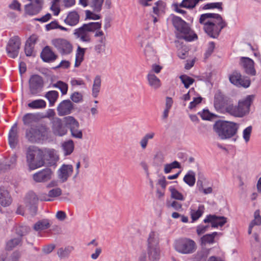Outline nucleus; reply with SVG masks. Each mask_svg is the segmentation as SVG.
<instances>
[{
    "mask_svg": "<svg viewBox=\"0 0 261 261\" xmlns=\"http://www.w3.org/2000/svg\"><path fill=\"white\" fill-rule=\"evenodd\" d=\"M63 122L66 128H68L69 130L75 127H80L79 122L73 116H68L64 117Z\"/></svg>",
    "mask_w": 261,
    "mask_h": 261,
    "instance_id": "c756f323",
    "label": "nucleus"
},
{
    "mask_svg": "<svg viewBox=\"0 0 261 261\" xmlns=\"http://www.w3.org/2000/svg\"><path fill=\"white\" fill-rule=\"evenodd\" d=\"M203 208L204 206L203 205H200L199 206L198 209L197 211L193 210L191 211V218L193 221L197 220L201 217L203 212Z\"/></svg>",
    "mask_w": 261,
    "mask_h": 261,
    "instance_id": "09e8293b",
    "label": "nucleus"
},
{
    "mask_svg": "<svg viewBox=\"0 0 261 261\" xmlns=\"http://www.w3.org/2000/svg\"><path fill=\"white\" fill-rule=\"evenodd\" d=\"M53 171L49 168H45L34 174L33 179L38 182H45L51 179Z\"/></svg>",
    "mask_w": 261,
    "mask_h": 261,
    "instance_id": "f3484780",
    "label": "nucleus"
},
{
    "mask_svg": "<svg viewBox=\"0 0 261 261\" xmlns=\"http://www.w3.org/2000/svg\"><path fill=\"white\" fill-rule=\"evenodd\" d=\"M28 107L33 109H43L46 106V102L43 99L33 100L28 105Z\"/></svg>",
    "mask_w": 261,
    "mask_h": 261,
    "instance_id": "58836bf2",
    "label": "nucleus"
},
{
    "mask_svg": "<svg viewBox=\"0 0 261 261\" xmlns=\"http://www.w3.org/2000/svg\"><path fill=\"white\" fill-rule=\"evenodd\" d=\"M40 119V113H27L23 116L22 120L25 125H29L37 122Z\"/></svg>",
    "mask_w": 261,
    "mask_h": 261,
    "instance_id": "cd10ccee",
    "label": "nucleus"
},
{
    "mask_svg": "<svg viewBox=\"0 0 261 261\" xmlns=\"http://www.w3.org/2000/svg\"><path fill=\"white\" fill-rule=\"evenodd\" d=\"M16 160H17L16 155L15 154H13L11 156L9 164H4V163L0 164V170L5 171V170L10 169L11 167H13L16 164Z\"/></svg>",
    "mask_w": 261,
    "mask_h": 261,
    "instance_id": "ea45409f",
    "label": "nucleus"
},
{
    "mask_svg": "<svg viewBox=\"0 0 261 261\" xmlns=\"http://www.w3.org/2000/svg\"><path fill=\"white\" fill-rule=\"evenodd\" d=\"M50 226L49 221L47 219H43L37 222L34 225L33 228L36 231H39L47 229Z\"/></svg>",
    "mask_w": 261,
    "mask_h": 261,
    "instance_id": "c9c22d12",
    "label": "nucleus"
},
{
    "mask_svg": "<svg viewBox=\"0 0 261 261\" xmlns=\"http://www.w3.org/2000/svg\"><path fill=\"white\" fill-rule=\"evenodd\" d=\"M252 126H249L246 127L244 130L243 133V138L245 140V142L247 143L249 140L251 136V134L252 132Z\"/></svg>",
    "mask_w": 261,
    "mask_h": 261,
    "instance_id": "bf43d9fd",
    "label": "nucleus"
},
{
    "mask_svg": "<svg viewBox=\"0 0 261 261\" xmlns=\"http://www.w3.org/2000/svg\"><path fill=\"white\" fill-rule=\"evenodd\" d=\"M174 248L179 253L190 254L195 251L196 246L194 241L187 238H182L175 241Z\"/></svg>",
    "mask_w": 261,
    "mask_h": 261,
    "instance_id": "6e6552de",
    "label": "nucleus"
},
{
    "mask_svg": "<svg viewBox=\"0 0 261 261\" xmlns=\"http://www.w3.org/2000/svg\"><path fill=\"white\" fill-rule=\"evenodd\" d=\"M254 219L250 223L253 226L255 225H260L261 224V216L259 215V210L255 211L254 214Z\"/></svg>",
    "mask_w": 261,
    "mask_h": 261,
    "instance_id": "864d4df0",
    "label": "nucleus"
},
{
    "mask_svg": "<svg viewBox=\"0 0 261 261\" xmlns=\"http://www.w3.org/2000/svg\"><path fill=\"white\" fill-rule=\"evenodd\" d=\"M101 28V23L99 22L84 23L81 27L74 30L73 35L83 42H89L91 41L89 32H94L96 30Z\"/></svg>",
    "mask_w": 261,
    "mask_h": 261,
    "instance_id": "0eeeda50",
    "label": "nucleus"
},
{
    "mask_svg": "<svg viewBox=\"0 0 261 261\" xmlns=\"http://www.w3.org/2000/svg\"><path fill=\"white\" fill-rule=\"evenodd\" d=\"M147 80L149 86L154 90H156L161 87L160 80L152 72H149L147 75Z\"/></svg>",
    "mask_w": 261,
    "mask_h": 261,
    "instance_id": "393cba45",
    "label": "nucleus"
},
{
    "mask_svg": "<svg viewBox=\"0 0 261 261\" xmlns=\"http://www.w3.org/2000/svg\"><path fill=\"white\" fill-rule=\"evenodd\" d=\"M55 115H56V113H55L54 110L53 109H48L46 111V113L44 115L40 113L41 119L45 118H50L51 117H53V118H55L54 116Z\"/></svg>",
    "mask_w": 261,
    "mask_h": 261,
    "instance_id": "0e129e2a",
    "label": "nucleus"
},
{
    "mask_svg": "<svg viewBox=\"0 0 261 261\" xmlns=\"http://www.w3.org/2000/svg\"><path fill=\"white\" fill-rule=\"evenodd\" d=\"M180 164L176 161H174L170 164H166L164 165V171L165 173L167 174L172 171L173 169L180 168Z\"/></svg>",
    "mask_w": 261,
    "mask_h": 261,
    "instance_id": "a19ab883",
    "label": "nucleus"
},
{
    "mask_svg": "<svg viewBox=\"0 0 261 261\" xmlns=\"http://www.w3.org/2000/svg\"><path fill=\"white\" fill-rule=\"evenodd\" d=\"M62 147L64 151V155H69L73 152L74 149L73 142L71 140L64 142L62 144Z\"/></svg>",
    "mask_w": 261,
    "mask_h": 261,
    "instance_id": "4c0bfd02",
    "label": "nucleus"
},
{
    "mask_svg": "<svg viewBox=\"0 0 261 261\" xmlns=\"http://www.w3.org/2000/svg\"><path fill=\"white\" fill-rule=\"evenodd\" d=\"M54 88L59 89L63 95L66 94L68 90V85L62 81H58L56 83L53 85Z\"/></svg>",
    "mask_w": 261,
    "mask_h": 261,
    "instance_id": "a18cd8bd",
    "label": "nucleus"
},
{
    "mask_svg": "<svg viewBox=\"0 0 261 261\" xmlns=\"http://www.w3.org/2000/svg\"><path fill=\"white\" fill-rule=\"evenodd\" d=\"M148 257L150 261H158L160 258L159 247L147 246Z\"/></svg>",
    "mask_w": 261,
    "mask_h": 261,
    "instance_id": "a878e982",
    "label": "nucleus"
},
{
    "mask_svg": "<svg viewBox=\"0 0 261 261\" xmlns=\"http://www.w3.org/2000/svg\"><path fill=\"white\" fill-rule=\"evenodd\" d=\"M200 116L203 120H211L213 117V115L211 114L207 110H204L200 114Z\"/></svg>",
    "mask_w": 261,
    "mask_h": 261,
    "instance_id": "e2e57ef3",
    "label": "nucleus"
},
{
    "mask_svg": "<svg viewBox=\"0 0 261 261\" xmlns=\"http://www.w3.org/2000/svg\"><path fill=\"white\" fill-rule=\"evenodd\" d=\"M55 248V244H49L44 246L42 248V251L45 254H49L53 251Z\"/></svg>",
    "mask_w": 261,
    "mask_h": 261,
    "instance_id": "69168bd1",
    "label": "nucleus"
},
{
    "mask_svg": "<svg viewBox=\"0 0 261 261\" xmlns=\"http://www.w3.org/2000/svg\"><path fill=\"white\" fill-rule=\"evenodd\" d=\"M70 99L75 103H79L83 100V95L81 93L75 92L70 95Z\"/></svg>",
    "mask_w": 261,
    "mask_h": 261,
    "instance_id": "6e6d98bb",
    "label": "nucleus"
},
{
    "mask_svg": "<svg viewBox=\"0 0 261 261\" xmlns=\"http://www.w3.org/2000/svg\"><path fill=\"white\" fill-rule=\"evenodd\" d=\"M104 0H90L89 6L95 13L100 12L102 8Z\"/></svg>",
    "mask_w": 261,
    "mask_h": 261,
    "instance_id": "2f4dec72",
    "label": "nucleus"
},
{
    "mask_svg": "<svg viewBox=\"0 0 261 261\" xmlns=\"http://www.w3.org/2000/svg\"><path fill=\"white\" fill-rule=\"evenodd\" d=\"M253 98V95H248L245 99L239 100L237 106H234L230 100L223 109L231 116L243 117L249 113Z\"/></svg>",
    "mask_w": 261,
    "mask_h": 261,
    "instance_id": "f03ea898",
    "label": "nucleus"
},
{
    "mask_svg": "<svg viewBox=\"0 0 261 261\" xmlns=\"http://www.w3.org/2000/svg\"><path fill=\"white\" fill-rule=\"evenodd\" d=\"M49 128L45 124H40L27 129L25 137L31 143H39L48 138Z\"/></svg>",
    "mask_w": 261,
    "mask_h": 261,
    "instance_id": "39448f33",
    "label": "nucleus"
},
{
    "mask_svg": "<svg viewBox=\"0 0 261 261\" xmlns=\"http://www.w3.org/2000/svg\"><path fill=\"white\" fill-rule=\"evenodd\" d=\"M62 194V190L59 188H56L50 190L48 192L49 197L54 198L60 196Z\"/></svg>",
    "mask_w": 261,
    "mask_h": 261,
    "instance_id": "4d7b16f0",
    "label": "nucleus"
},
{
    "mask_svg": "<svg viewBox=\"0 0 261 261\" xmlns=\"http://www.w3.org/2000/svg\"><path fill=\"white\" fill-rule=\"evenodd\" d=\"M204 223H211L212 227L222 226L227 222V218L223 216L210 215L203 220Z\"/></svg>",
    "mask_w": 261,
    "mask_h": 261,
    "instance_id": "dca6fc26",
    "label": "nucleus"
},
{
    "mask_svg": "<svg viewBox=\"0 0 261 261\" xmlns=\"http://www.w3.org/2000/svg\"><path fill=\"white\" fill-rule=\"evenodd\" d=\"M86 19H93L97 20L101 18V16L99 14H96L95 12L87 10L85 11Z\"/></svg>",
    "mask_w": 261,
    "mask_h": 261,
    "instance_id": "3c124183",
    "label": "nucleus"
},
{
    "mask_svg": "<svg viewBox=\"0 0 261 261\" xmlns=\"http://www.w3.org/2000/svg\"><path fill=\"white\" fill-rule=\"evenodd\" d=\"M20 45L21 41L18 36H14L11 38L6 46L8 56L13 59L16 58L18 55Z\"/></svg>",
    "mask_w": 261,
    "mask_h": 261,
    "instance_id": "9d476101",
    "label": "nucleus"
},
{
    "mask_svg": "<svg viewBox=\"0 0 261 261\" xmlns=\"http://www.w3.org/2000/svg\"><path fill=\"white\" fill-rule=\"evenodd\" d=\"M199 23L203 25V29L207 35L213 38H217L221 30L227 25L222 16L217 13L201 15Z\"/></svg>",
    "mask_w": 261,
    "mask_h": 261,
    "instance_id": "f257e3e1",
    "label": "nucleus"
},
{
    "mask_svg": "<svg viewBox=\"0 0 261 261\" xmlns=\"http://www.w3.org/2000/svg\"><path fill=\"white\" fill-rule=\"evenodd\" d=\"M86 49V48H82L80 46L77 47L74 63L75 67H79L83 61Z\"/></svg>",
    "mask_w": 261,
    "mask_h": 261,
    "instance_id": "473e14b6",
    "label": "nucleus"
},
{
    "mask_svg": "<svg viewBox=\"0 0 261 261\" xmlns=\"http://www.w3.org/2000/svg\"><path fill=\"white\" fill-rule=\"evenodd\" d=\"M38 201V198L37 195L33 192H30L26 195L24 201L28 206H32L36 204Z\"/></svg>",
    "mask_w": 261,
    "mask_h": 261,
    "instance_id": "72a5a7b5",
    "label": "nucleus"
},
{
    "mask_svg": "<svg viewBox=\"0 0 261 261\" xmlns=\"http://www.w3.org/2000/svg\"><path fill=\"white\" fill-rule=\"evenodd\" d=\"M229 80L231 84L239 87L248 88L251 83L248 78L243 77L241 73L237 71H233L229 75Z\"/></svg>",
    "mask_w": 261,
    "mask_h": 261,
    "instance_id": "f8f14e48",
    "label": "nucleus"
},
{
    "mask_svg": "<svg viewBox=\"0 0 261 261\" xmlns=\"http://www.w3.org/2000/svg\"><path fill=\"white\" fill-rule=\"evenodd\" d=\"M217 232H214L211 234H207L201 238L202 244L212 243L214 242L215 237L217 235Z\"/></svg>",
    "mask_w": 261,
    "mask_h": 261,
    "instance_id": "c03bdc74",
    "label": "nucleus"
},
{
    "mask_svg": "<svg viewBox=\"0 0 261 261\" xmlns=\"http://www.w3.org/2000/svg\"><path fill=\"white\" fill-rule=\"evenodd\" d=\"M31 230V228L27 225H21L16 229V233L20 237L28 234Z\"/></svg>",
    "mask_w": 261,
    "mask_h": 261,
    "instance_id": "de8ad7c7",
    "label": "nucleus"
},
{
    "mask_svg": "<svg viewBox=\"0 0 261 261\" xmlns=\"http://www.w3.org/2000/svg\"><path fill=\"white\" fill-rule=\"evenodd\" d=\"M159 233L155 231H151L147 238V246L159 247Z\"/></svg>",
    "mask_w": 261,
    "mask_h": 261,
    "instance_id": "c85d7f7f",
    "label": "nucleus"
},
{
    "mask_svg": "<svg viewBox=\"0 0 261 261\" xmlns=\"http://www.w3.org/2000/svg\"><path fill=\"white\" fill-rule=\"evenodd\" d=\"M230 100L229 98L226 96L221 91H218L215 95L214 105L216 108L223 109Z\"/></svg>",
    "mask_w": 261,
    "mask_h": 261,
    "instance_id": "6ab92c4d",
    "label": "nucleus"
},
{
    "mask_svg": "<svg viewBox=\"0 0 261 261\" xmlns=\"http://www.w3.org/2000/svg\"><path fill=\"white\" fill-rule=\"evenodd\" d=\"M51 123L53 131L56 135L63 136L67 133V129L66 126L65 124L63 123L60 118L58 117L53 118Z\"/></svg>",
    "mask_w": 261,
    "mask_h": 261,
    "instance_id": "4468645a",
    "label": "nucleus"
},
{
    "mask_svg": "<svg viewBox=\"0 0 261 261\" xmlns=\"http://www.w3.org/2000/svg\"><path fill=\"white\" fill-rule=\"evenodd\" d=\"M222 5V2L208 3L203 6V9L204 10H206V9H210L217 8V9L220 10L221 11H222L223 10Z\"/></svg>",
    "mask_w": 261,
    "mask_h": 261,
    "instance_id": "603ef678",
    "label": "nucleus"
},
{
    "mask_svg": "<svg viewBox=\"0 0 261 261\" xmlns=\"http://www.w3.org/2000/svg\"><path fill=\"white\" fill-rule=\"evenodd\" d=\"M9 8L13 10H20V4L16 0H13L12 3L9 5Z\"/></svg>",
    "mask_w": 261,
    "mask_h": 261,
    "instance_id": "774afa93",
    "label": "nucleus"
},
{
    "mask_svg": "<svg viewBox=\"0 0 261 261\" xmlns=\"http://www.w3.org/2000/svg\"><path fill=\"white\" fill-rule=\"evenodd\" d=\"M239 64L246 74L252 76L255 75L254 62L252 59L248 57H242L240 59Z\"/></svg>",
    "mask_w": 261,
    "mask_h": 261,
    "instance_id": "ddd939ff",
    "label": "nucleus"
},
{
    "mask_svg": "<svg viewBox=\"0 0 261 261\" xmlns=\"http://www.w3.org/2000/svg\"><path fill=\"white\" fill-rule=\"evenodd\" d=\"M12 202V198L6 189L0 188V204L3 206H8Z\"/></svg>",
    "mask_w": 261,
    "mask_h": 261,
    "instance_id": "bb28decb",
    "label": "nucleus"
},
{
    "mask_svg": "<svg viewBox=\"0 0 261 261\" xmlns=\"http://www.w3.org/2000/svg\"><path fill=\"white\" fill-rule=\"evenodd\" d=\"M40 57L45 62H51L54 61L57 58L56 55L49 46H46L42 49Z\"/></svg>",
    "mask_w": 261,
    "mask_h": 261,
    "instance_id": "412c9836",
    "label": "nucleus"
},
{
    "mask_svg": "<svg viewBox=\"0 0 261 261\" xmlns=\"http://www.w3.org/2000/svg\"><path fill=\"white\" fill-rule=\"evenodd\" d=\"M70 131L72 137L77 139H82L83 138L82 131L80 129V127L72 128Z\"/></svg>",
    "mask_w": 261,
    "mask_h": 261,
    "instance_id": "5fc2aeb1",
    "label": "nucleus"
},
{
    "mask_svg": "<svg viewBox=\"0 0 261 261\" xmlns=\"http://www.w3.org/2000/svg\"><path fill=\"white\" fill-rule=\"evenodd\" d=\"M213 128L220 139H229L237 133L238 124L227 121L219 120L215 122Z\"/></svg>",
    "mask_w": 261,
    "mask_h": 261,
    "instance_id": "20e7f679",
    "label": "nucleus"
},
{
    "mask_svg": "<svg viewBox=\"0 0 261 261\" xmlns=\"http://www.w3.org/2000/svg\"><path fill=\"white\" fill-rule=\"evenodd\" d=\"M29 83L31 94L36 95L42 91L44 82L42 77L40 75L37 74L32 75Z\"/></svg>",
    "mask_w": 261,
    "mask_h": 261,
    "instance_id": "9b49d317",
    "label": "nucleus"
},
{
    "mask_svg": "<svg viewBox=\"0 0 261 261\" xmlns=\"http://www.w3.org/2000/svg\"><path fill=\"white\" fill-rule=\"evenodd\" d=\"M27 162L31 170L43 166L45 162L43 159V151L35 146H29L27 152Z\"/></svg>",
    "mask_w": 261,
    "mask_h": 261,
    "instance_id": "423d86ee",
    "label": "nucleus"
},
{
    "mask_svg": "<svg viewBox=\"0 0 261 261\" xmlns=\"http://www.w3.org/2000/svg\"><path fill=\"white\" fill-rule=\"evenodd\" d=\"M51 43L62 55H69L72 51V45L69 41L65 39H54L52 40Z\"/></svg>",
    "mask_w": 261,
    "mask_h": 261,
    "instance_id": "1a4fd4ad",
    "label": "nucleus"
},
{
    "mask_svg": "<svg viewBox=\"0 0 261 261\" xmlns=\"http://www.w3.org/2000/svg\"><path fill=\"white\" fill-rule=\"evenodd\" d=\"M42 3H33L26 5L24 7L25 13L29 15H36L42 9Z\"/></svg>",
    "mask_w": 261,
    "mask_h": 261,
    "instance_id": "5701e85b",
    "label": "nucleus"
},
{
    "mask_svg": "<svg viewBox=\"0 0 261 261\" xmlns=\"http://www.w3.org/2000/svg\"><path fill=\"white\" fill-rule=\"evenodd\" d=\"M21 242V238H14L9 240L6 244V249L11 250Z\"/></svg>",
    "mask_w": 261,
    "mask_h": 261,
    "instance_id": "79ce46f5",
    "label": "nucleus"
},
{
    "mask_svg": "<svg viewBox=\"0 0 261 261\" xmlns=\"http://www.w3.org/2000/svg\"><path fill=\"white\" fill-rule=\"evenodd\" d=\"M179 79L186 88H188L195 82L194 79L186 74L180 75Z\"/></svg>",
    "mask_w": 261,
    "mask_h": 261,
    "instance_id": "37998d69",
    "label": "nucleus"
},
{
    "mask_svg": "<svg viewBox=\"0 0 261 261\" xmlns=\"http://www.w3.org/2000/svg\"><path fill=\"white\" fill-rule=\"evenodd\" d=\"M43 159L45 162L46 161L45 164L51 166L56 164L59 157L54 149H48L45 150L44 153H43Z\"/></svg>",
    "mask_w": 261,
    "mask_h": 261,
    "instance_id": "a211bd4d",
    "label": "nucleus"
},
{
    "mask_svg": "<svg viewBox=\"0 0 261 261\" xmlns=\"http://www.w3.org/2000/svg\"><path fill=\"white\" fill-rule=\"evenodd\" d=\"M59 96V93L57 91L52 90L49 91L45 94L44 97L48 100L49 106H53L57 101Z\"/></svg>",
    "mask_w": 261,
    "mask_h": 261,
    "instance_id": "f704fd0d",
    "label": "nucleus"
},
{
    "mask_svg": "<svg viewBox=\"0 0 261 261\" xmlns=\"http://www.w3.org/2000/svg\"><path fill=\"white\" fill-rule=\"evenodd\" d=\"M9 144L12 148L16 147L18 143V135L17 124L15 123L10 129L8 135Z\"/></svg>",
    "mask_w": 261,
    "mask_h": 261,
    "instance_id": "aec40b11",
    "label": "nucleus"
},
{
    "mask_svg": "<svg viewBox=\"0 0 261 261\" xmlns=\"http://www.w3.org/2000/svg\"><path fill=\"white\" fill-rule=\"evenodd\" d=\"M183 180L189 186H193L196 181L195 172L191 170L189 171L185 175Z\"/></svg>",
    "mask_w": 261,
    "mask_h": 261,
    "instance_id": "e433bc0d",
    "label": "nucleus"
},
{
    "mask_svg": "<svg viewBox=\"0 0 261 261\" xmlns=\"http://www.w3.org/2000/svg\"><path fill=\"white\" fill-rule=\"evenodd\" d=\"M73 172V167L71 165H63L58 172V176L62 182L66 181Z\"/></svg>",
    "mask_w": 261,
    "mask_h": 261,
    "instance_id": "4be33fe9",
    "label": "nucleus"
},
{
    "mask_svg": "<svg viewBox=\"0 0 261 261\" xmlns=\"http://www.w3.org/2000/svg\"><path fill=\"white\" fill-rule=\"evenodd\" d=\"M106 41H104V38L102 40H99L98 43L94 47V50L97 54L103 53L105 50Z\"/></svg>",
    "mask_w": 261,
    "mask_h": 261,
    "instance_id": "8fccbe9b",
    "label": "nucleus"
},
{
    "mask_svg": "<svg viewBox=\"0 0 261 261\" xmlns=\"http://www.w3.org/2000/svg\"><path fill=\"white\" fill-rule=\"evenodd\" d=\"M144 54L147 58H150L154 56V51L150 45H147L144 49Z\"/></svg>",
    "mask_w": 261,
    "mask_h": 261,
    "instance_id": "680f3d73",
    "label": "nucleus"
},
{
    "mask_svg": "<svg viewBox=\"0 0 261 261\" xmlns=\"http://www.w3.org/2000/svg\"><path fill=\"white\" fill-rule=\"evenodd\" d=\"M171 192V198L180 201L184 200L185 198L183 195L174 188L171 187L169 189Z\"/></svg>",
    "mask_w": 261,
    "mask_h": 261,
    "instance_id": "49530a36",
    "label": "nucleus"
},
{
    "mask_svg": "<svg viewBox=\"0 0 261 261\" xmlns=\"http://www.w3.org/2000/svg\"><path fill=\"white\" fill-rule=\"evenodd\" d=\"M177 55L179 58L185 59L188 55V49L187 47H182L178 49Z\"/></svg>",
    "mask_w": 261,
    "mask_h": 261,
    "instance_id": "13d9d810",
    "label": "nucleus"
},
{
    "mask_svg": "<svg viewBox=\"0 0 261 261\" xmlns=\"http://www.w3.org/2000/svg\"><path fill=\"white\" fill-rule=\"evenodd\" d=\"M73 250L74 247L71 246H68L65 248L61 247L58 249L57 254L60 259H65L69 257Z\"/></svg>",
    "mask_w": 261,
    "mask_h": 261,
    "instance_id": "7c9ffc66",
    "label": "nucleus"
},
{
    "mask_svg": "<svg viewBox=\"0 0 261 261\" xmlns=\"http://www.w3.org/2000/svg\"><path fill=\"white\" fill-rule=\"evenodd\" d=\"M73 110V104L69 99L61 101L57 108L58 114L60 116L69 115Z\"/></svg>",
    "mask_w": 261,
    "mask_h": 261,
    "instance_id": "2eb2a0df",
    "label": "nucleus"
},
{
    "mask_svg": "<svg viewBox=\"0 0 261 261\" xmlns=\"http://www.w3.org/2000/svg\"><path fill=\"white\" fill-rule=\"evenodd\" d=\"M172 23L177 31V37L187 41L197 39V35L192 30L189 24L178 16H174Z\"/></svg>",
    "mask_w": 261,
    "mask_h": 261,
    "instance_id": "7ed1b4c3",
    "label": "nucleus"
},
{
    "mask_svg": "<svg viewBox=\"0 0 261 261\" xmlns=\"http://www.w3.org/2000/svg\"><path fill=\"white\" fill-rule=\"evenodd\" d=\"M80 21V15L75 11L69 12L64 19V22L71 27L76 25Z\"/></svg>",
    "mask_w": 261,
    "mask_h": 261,
    "instance_id": "b1692460",
    "label": "nucleus"
},
{
    "mask_svg": "<svg viewBox=\"0 0 261 261\" xmlns=\"http://www.w3.org/2000/svg\"><path fill=\"white\" fill-rule=\"evenodd\" d=\"M34 46L30 45L25 43L24 46V52L27 56H34L35 54L34 53Z\"/></svg>",
    "mask_w": 261,
    "mask_h": 261,
    "instance_id": "052dcab7",
    "label": "nucleus"
},
{
    "mask_svg": "<svg viewBox=\"0 0 261 261\" xmlns=\"http://www.w3.org/2000/svg\"><path fill=\"white\" fill-rule=\"evenodd\" d=\"M215 48V43L214 42H211L209 43L208 47L205 52V57L208 58L213 53Z\"/></svg>",
    "mask_w": 261,
    "mask_h": 261,
    "instance_id": "338daca9",
    "label": "nucleus"
}]
</instances>
